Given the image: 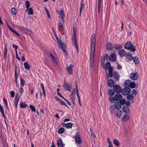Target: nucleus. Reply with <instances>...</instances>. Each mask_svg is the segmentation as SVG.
Masks as SVG:
<instances>
[{
  "label": "nucleus",
  "instance_id": "9d476101",
  "mask_svg": "<svg viewBox=\"0 0 147 147\" xmlns=\"http://www.w3.org/2000/svg\"><path fill=\"white\" fill-rule=\"evenodd\" d=\"M109 59L111 61H115L116 59V54L115 53L111 54L109 57Z\"/></svg>",
  "mask_w": 147,
  "mask_h": 147
},
{
  "label": "nucleus",
  "instance_id": "6e6d98bb",
  "mask_svg": "<svg viewBox=\"0 0 147 147\" xmlns=\"http://www.w3.org/2000/svg\"><path fill=\"white\" fill-rule=\"evenodd\" d=\"M13 48H14L15 49V51L16 52H17V49L18 48V46L16 45H13Z\"/></svg>",
  "mask_w": 147,
  "mask_h": 147
},
{
  "label": "nucleus",
  "instance_id": "69168bd1",
  "mask_svg": "<svg viewBox=\"0 0 147 147\" xmlns=\"http://www.w3.org/2000/svg\"><path fill=\"white\" fill-rule=\"evenodd\" d=\"M125 105L128 106H129L130 105V102L129 101H127L126 102Z\"/></svg>",
  "mask_w": 147,
  "mask_h": 147
},
{
  "label": "nucleus",
  "instance_id": "473e14b6",
  "mask_svg": "<svg viewBox=\"0 0 147 147\" xmlns=\"http://www.w3.org/2000/svg\"><path fill=\"white\" fill-rule=\"evenodd\" d=\"M131 81L129 80H127L125 81L123 85L125 86H128L129 85Z\"/></svg>",
  "mask_w": 147,
  "mask_h": 147
},
{
  "label": "nucleus",
  "instance_id": "8fccbe9b",
  "mask_svg": "<svg viewBox=\"0 0 147 147\" xmlns=\"http://www.w3.org/2000/svg\"><path fill=\"white\" fill-rule=\"evenodd\" d=\"M26 8L27 9H29V7L30 6V2L28 1H26Z\"/></svg>",
  "mask_w": 147,
  "mask_h": 147
},
{
  "label": "nucleus",
  "instance_id": "49530a36",
  "mask_svg": "<svg viewBox=\"0 0 147 147\" xmlns=\"http://www.w3.org/2000/svg\"><path fill=\"white\" fill-rule=\"evenodd\" d=\"M29 107L31 110L33 112H35L36 110L35 107L32 105H30Z\"/></svg>",
  "mask_w": 147,
  "mask_h": 147
},
{
  "label": "nucleus",
  "instance_id": "2eb2a0df",
  "mask_svg": "<svg viewBox=\"0 0 147 147\" xmlns=\"http://www.w3.org/2000/svg\"><path fill=\"white\" fill-rule=\"evenodd\" d=\"M125 55L126 59L127 60V62H129V61H130L132 60L133 56L131 54H128Z\"/></svg>",
  "mask_w": 147,
  "mask_h": 147
},
{
  "label": "nucleus",
  "instance_id": "72a5a7b5",
  "mask_svg": "<svg viewBox=\"0 0 147 147\" xmlns=\"http://www.w3.org/2000/svg\"><path fill=\"white\" fill-rule=\"evenodd\" d=\"M113 143L114 144L117 146H118L120 145L119 141L117 139H115L113 140Z\"/></svg>",
  "mask_w": 147,
  "mask_h": 147
},
{
  "label": "nucleus",
  "instance_id": "3c124183",
  "mask_svg": "<svg viewBox=\"0 0 147 147\" xmlns=\"http://www.w3.org/2000/svg\"><path fill=\"white\" fill-rule=\"evenodd\" d=\"M58 26L60 28V29L63 30V25L62 23L59 22L58 23Z\"/></svg>",
  "mask_w": 147,
  "mask_h": 147
},
{
  "label": "nucleus",
  "instance_id": "5701e85b",
  "mask_svg": "<svg viewBox=\"0 0 147 147\" xmlns=\"http://www.w3.org/2000/svg\"><path fill=\"white\" fill-rule=\"evenodd\" d=\"M133 61L136 64H138L139 62V58L137 57H135L132 58Z\"/></svg>",
  "mask_w": 147,
  "mask_h": 147
},
{
  "label": "nucleus",
  "instance_id": "c85d7f7f",
  "mask_svg": "<svg viewBox=\"0 0 147 147\" xmlns=\"http://www.w3.org/2000/svg\"><path fill=\"white\" fill-rule=\"evenodd\" d=\"M65 125V127L67 129L71 128L73 124L71 123H66Z\"/></svg>",
  "mask_w": 147,
  "mask_h": 147
},
{
  "label": "nucleus",
  "instance_id": "bf43d9fd",
  "mask_svg": "<svg viewBox=\"0 0 147 147\" xmlns=\"http://www.w3.org/2000/svg\"><path fill=\"white\" fill-rule=\"evenodd\" d=\"M132 94H134L135 95L137 94V92L136 90L135 89H133L132 91Z\"/></svg>",
  "mask_w": 147,
  "mask_h": 147
},
{
  "label": "nucleus",
  "instance_id": "e2e57ef3",
  "mask_svg": "<svg viewBox=\"0 0 147 147\" xmlns=\"http://www.w3.org/2000/svg\"><path fill=\"white\" fill-rule=\"evenodd\" d=\"M40 86L42 90H45L44 86L43 83H41L40 84Z\"/></svg>",
  "mask_w": 147,
  "mask_h": 147
},
{
  "label": "nucleus",
  "instance_id": "20e7f679",
  "mask_svg": "<svg viewBox=\"0 0 147 147\" xmlns=\"http://www.w3.org/2000/svg\"><path fill=\"white\" fill-rule=\"evenodd\" d=\"M130 78L132 80H137L139 78L138 74L137 72L131 73L130 74Z\"/></svg>",
  "mask_w": 147,
  "mask_h": 147
},
{
  "label": "nucleus",
  "instance_id": "dca6fc26",
  "mask_svg": "<svg viewBox=\"0 0 147 147\" xmlns=\"http://www.w3.org/2000/svg\"><path fill=\"white\" fill-rule=\"evenodd\" d=\"M131 45V43L129 41H128L125 44L124 46L125 48L127 50H129V47Z\"/></svg>",
  "mask_w": 147,
  "mask_h": 147
},
{
  "label": "nucleus",
  "instance_id": "0eeeda50",
  "mask_svg": "<svg viewBox=\"0 0 147 147\" xmlns=\"http://www.w3.org/2000/svg\"><path fill=\"white\" fill-rule=\"evenodd\" d=\"M72 40L73 45L75 47L78 51V47L77 43L76 38H75V36H74L73 38H72Z\"/></svg>",
  "mask_w": 147,
  "mask_h": 147
},
{
  "label": "nucleus",
  "instance_id": "e433bc0d",
  "mask_svg": "<svg viewBox=\"0 0 147 147\" xmlns=\"http://www.w3.org/2000/svg\"><path fill=\"white\" fill-rule=\"evenodd\" d=\"M64 131V129L63 127L60 128L58 131V133L59 134L63 133Z\"/></svg>",
  "mask_w": 147,
  "mask_h": 147
},
{
  "label": "nucleus",
  "instance_id": "f3484780",
  "mask_svg": "<svg viewBox=\"0 0 147 147\" xmlns=\"http://www.w3.org/2000/svg\"><path fill=\"white\" fill-rule=\"evenodd\" d=\"M118 53L120 56L122 57L125 56L126 53L124 50H121L119 51Z\"/></svg>",
  "mask_w": 147,
  "mask_h": 147
},
{
  "label": "nucleus",
  "instance_id": "79ce46f5",
  "mask_svg": "<svg viewBox=\"0 0 147 147\" xmlns=\"http://www.w3.org/2000/svg\"><path fill=\"white\" fill-rule=\"evenodd\" d=\"M20 80L21 82V86L22 87H23L25 84V81L22 78H20Z\"/></svg>",
  "mask_w": 147,
  "mask_h": 147
},
{
  "label": "nucleus",
  "instance_id": "864d4df0",
  "mask_svg": "<svg viewBox=\"0 0 147 147\" xmlns=\"http://www.w3.org/2000/svg\"><path fill=\"white\" fill-rule=\"evenodd\" d=\"M125 100L124 99H123L121 100L120 102H119L121 105H124L125 103Z\"/></svg>",
  "mask_w": 147,
  "mask_h": 147
},
{
  "label": "nucleus",
  "instance_id": "ea45409f",
  "mask_svg": "<svg viewBox=\"0 0 147 147\" xmlns=\"http://www.w3.org/2000/svg\"><path fill=\"white\" fill-rule=\"evenodd\" d=\"M28 13L29 15H32L33 13L32 8L31 7L30 8L28 9Z\"/></svg>",
  "mask_w": 147,
  "mask_h": 147
},
{
  "label": "nucleus",
  "instance_id": "412c9836",
  "mask_svg": "<svg viewBox=\"0 0 147 147\" xmlns=\"http://www.w3.org/2000/svg\"><path fill=\"white\" fill-rule=\"evenodd\" d=\"M8 28L12 32L16 34L18 36H20V35L19 34H18L16 30H14L11 27L9 26L8 25Z\"/></svg>",
  "mask_w": 147,
  "mask_h": 147
},
{
  "label": "nucleus",
  "instance_id": "4c0bfd02",
  "mask_svg": "<svg viewBox=\"0 0 147 147\" xmlns=\"http://www.w3.org/2000/svg\"><path fill=\"white\" fill-rule=\"evenodd\" d=\"M114 91H113L112 90L110 89L109 90L108 93L109 95L110 96H113L114 94Z\"/></svg>",
  "mask_w": 147,
  "mask_h": 147
},
{
  "label": "nucleus",
  "instance_id": "37998d69",
  "mask_svg": "<svg viewBox=\"0 0 147 147\" xmlns=\"http://www.w3.org/2000/svg\"><path fill=\"white\" fill-rule=\"evenodd\" d=\"M130 87L131 88H134L136 86V84L134 82H130L129 84Z\"/></svg>",
  "mask_w": 147,
  "mask_h": 147
},
{
  "label": "nucleus",
  "instance_id": "5fc2aeb1",
  "mask_svg": "<svg viewBox=\"0 0 147 147\" xmlns=\"http://www.w3.org/2000/svg\"><path fill=\"white\" fill-rule=\"evenodd\" d=\"M77 96L78 97V101H79V103L80 105L81 106V103H80V97L79 96V94H78V92H77Z\"/></svg>",
  "mask_w": 147,
  "mask_h": 147
},
{
  "label": "nucleus",
  "instance_id": "58836bf2",
  "mask_svg": "<svg viewBox=\"0 0 147 147\" xmlns=\"http://www.w3.org/2000/svg\"><path fill=\"white\" fill-rule=\"evenodd\" d=\"M110 108V111L112 113H115V111L116 109L115 107L113 106H111Z\"/></svg>",
  "mask_w": 147,
  "mask_h": 147
},
{
  "label": "nucleus",
  "instance_id": "423d86ee",
  "mask_svg": "<svg viewBox=\"0 0 147 147\" xmlns=\"http://www.w3.org/2000/svg\"><path fill=\"white\" fill-rule=\"evenodd\" d=\"M113 89L114 92L117 93H119L122 91L121 87L117 85H114Z\"/></svg>",
  "mask_w": 147,
  "mask_h": 147
},
{
  "label": "nucleus",
  "instance_id": "393cba45",
  "mask_svg": "<svg viewBox=\"0 0 147 147\" xmlns=\"http://www.w3.org/2000/svg\"><path fill=\"white\" fill-rule=\"evenodd\" d=\"M106 47L108 50H111L113 48L112 45L110 43H107L106 45Z\"/></svg>",
  "mask_w": 147,
  "mask_h": 147
},
{
  "label": "nucleus",
  "instance_id": "13d9d810",
  "mask_svg": "<svg viewBox=\"0 0 147 147\" xmlns=\"http://www.w3.org/2000/svg\"><path fill=\"white\" fill-rule=\"evenodd\" d=\"M10 94H11V97L12 98H13L15 95V92L14 91H12L10 92Z\"/></svg>",
  "mask_w": 147,
  "mask_h": 147
},
{
  "label": "nucleus",
  "instance_id": "052dcab7",
  "mask_svg": "<svg viewBox=\"0 0 147 147\" xmlns=\"http://www.w3.org/2000/svg\"><path fill=\"white\" fill-rule=\"evenodd\" d=\"M107 141L108 142V143L109 145H112V142L111 140L109 138H107Z\"/></svg>",
  "mask_w": 147,
  "mask_h": 147
},
{
  "label": "nucleus",
  "instance_id": "cd10ccee",
  "mask_svg": "<svg viewBox=\"0 0 147 147\" xmlns=\"http://www.w3.org/2000/svg\"><path fill=\"white\" fill-rule=\"evenodd\" d=\"M127 99L129 100H133L134 98V96L132 94H129L127 96Z\"/></svg>",
  "mask_w": 147,
  "mask_h": 147
},
{
  "label": "nucleus",
  "instance_id": "2f4dec72",
  "mask_svg": "<svg viewBox=\"0 0 147 147\" xmlns=\"http://www.w3.org/2000/svg\"><path fill=\"white\" fill-rule=\"evenodd\" d=\"M24 66L25 69H29L30 68V66L26 62L24 63Z\"/></svg>",
  "mask_w": 147,
  "mask_h": 147
},
{
  "label": "nucleus",
  "instance_id": "6e6552de",
  "mask_svg": "<svg viewBox=\"0 0 147 147\" xmlns=\"http://www.w3.org/2000/svg\"><path fill=\"white\" fill-rule=\"evenodd\" d=\"M63 88L66 90L68 91H70V87L69 86L68 84L67 83L66 81L65 80L63 81Z\"/></svg>",
  "mask_w": 147,
  "mask_h": 147
},
{
  "label": "nucleus",
  "instance_id": "4be33fe9",
  "mask_svg": "<svg viewBox=\"0 0 147 147\" xmlns=\"http://www.w3.org/2000/svg\"><path fill=\"white\" fill-rule=\"evenodd\" d=\"M123 111L126 113H128L129 112V110L128 107L124 106L122 108Z\"/></svg>",
  "mask_w": 147,
  "mask_h": 147
},
{
  "label": "nucleus",
  "instance_id": "c9c22d12",
  "mask_svg": "<svg viewBox=\"0 0 147 147\" xmlns=\"http://www.w3.org/2000/svg\"><path fill=\"white\" fill-rule=\"evenodd\" d=\"M49 55L51 58V59L53 61L55 62V63L57 64V62L56 60L55 57L53 56V55L51 53H49Z\"/></svg>",
  "mask_w": 147,
  "mask_h": 147
},
{
  "label": "nucleus",
  "instance_id": "f704fd0d",
  "mask_svg": "<svg viewBox=\"0 0 147 147\" xmlns=\"http://www.w3.org/2000/svg\"><path fill=\"white\" fill-rule=\"evenodd\" d=\"M122 47V46L121 45L117 44L114 46L115 48L117 50H119L121 49Z\"/></svg>",
  "mask_w": 147,
  "mask_h": 147
},
{
  "label": "nucleus",
  "instance_id": "7c9ffc66",
  "mask_svg": "<svg viewBox=\"0 0 147 147\" xmlns=\"http://www.w3.org/2000/svg\"><path fill=\"white\" fill-rule=\"evenodd\" d=\"M57 145L58 147H63V144L62 142V140H58L57 142Z\"/></svg>",
  "mask_w": 147,
  "mask_h": 147
},
{
  "label": "nucleus",
  "instance_id": "a18cd8bd",
  "mask_svg": "<svg viewBox=\"0 0 147 147\" xmlns=\"http://www.w3.org/2000/svg\"><path fill=\"white\" fill-rule=\"evenodd\" d=\"M105 67L107 69L109 68V67H111L110 63L109 62H107L106 63Z\"/></svg>",
  "mask_w": 147,
  "mask_h": 147
},
{
  "label": "nucleus",
  "instance_id": "c03bdc74",
  "mask_svg": "<svg viewBox=\"0 0 147 147\" xmlns=\"http://www.w3.org/2000/svg\"><path fill=\"white\" fill-rule=\"evenodd\" d=\"M11 12L14 15L16 14L17 11L16 9L14 7H13L11 9Z\"/></svg>",
  "mask_w": 147,
  "mask_h": 147
},
{
  "label": "nucleus",
  "instance_id": "338daca9",
  "mask_svg": "<svg viewBox=\"0 0 147 147\" xmlns=\"http://www.w3.org/2000/svg\"><path fill=\"white\" fill-rule=\"evenodd\" d=\"M117 68H118V69H121V68H122V67L120 65H119V64L117 63Z\"/></svg>",
  "mask_w": 147,
  "mask_h": 147
},
{
  "label": "nucleus",
  "instance_id": "774afa93",
  "mask_svg": "<svg viewBox=\"0 0 147 147\" xmlns=\"http://www.w3.org/2000/svg\"><path fill=\"white\" fill-rule=\"evenodd\" d=\"M109 76L110 77H112L113 76V72H109Z\"/></svg>",
  "mask_w": 147,
  "mask_h": 147
},
{
  "label": "nucleus",
  "instance_id": "603ef678",
  "mask_svg": "<svg viewBox=\"0 0 147 147\" xmlns=\"http://www.w3.org/2000/svg\"><path fill=\"white\" fill-rule=\"evenodd\" d=\"M73 35L72 36V38H73L74 36H75V38H76V32L74 28H73Z\"/></svg>",
  "mask_w": 147,
  "mask_h": 147
},
{
  "label": "nucleus",
  "instance_id": "de8ad7c7",
  "mask_svg": "<svg viewBox=\"0 0 147 147\" xmlns=\"http://www.w3.org/2000/svg\"><path fill=\"white\" fill-rule=\"evenodd\" d=\"M7 47L6 45H5V58L6 57V56L7 55Z\"/></svg>",
  "mask_w": 147,
  "mask_h": 147
},
{
  "label": "nucleus",
  "instance_id": "39448f33",
  "mask_svg": "<svg viewBox=\"0 0 147 147\" xmlns=\"http://www.w3.org/2000/svg\"><path fill=\"white\" fill-rule=\"evenodd\" d=\"M57 42L59 48L61 49L63 51L66 52V51L65 49V46L64 44L58 39L57 40Z\"/></svg>",
  "mask_w": 147,
  "mask_h": 147
},
{
  "label": "nucleus",
  "instance_id": "680f3d73",
  "mask_svg": "<svg viewBox=\"0 0 147 147\" xmlns=\"http://www.w3.org/2000/svg\"><path fill=\"white\" fill-rule=\"evenodd\" d=\"M109 72H113V68L112 67H109Z\"/></svg>",
  "mask_w": 147,
  "mask_h": 147
},
{
  "label": "nucleus",
  "instance_id": "aec40b11",
  "mask_svg": "<svg viewBox=\"0 0 147 147\" xmlns=\"http://www.w3.org/2000/svg\"><path fill=\"white\" fill-rule=\"evenodd\" d=\"M20 99V97L19 96V94L18 93H17L15 96V103H18Z\"/></svg>",
  "mask_w": 147,
  "mask_h": 147
},
{
  "label": "nucleus",
  "instance_id": "f03ea898",
  "mask_svg": "<svg viewBox=\"0 0 147 147\" xmlns=\"http://www.w3.org/2000/svg\"><path fill=\"white\" fill-rule=\"evenodd\" d=\"M75 141L78 144H80L82 142L80 135L78 132H77L75 136Z\"/></svg>",
  "mask_w": 147,
  "mask_h": 147
},
{
  "label": "nucleus",
  "instance_id": "a878e982",
  "mask_svg": "<svg viewBox=\"0 0 147 147\" xmlns=\"http://www.w3.org/2000/svg\"><path fill=\"white\" fill-rule=\"evenodd\" d=\"M129 49L131 51L134 52L136 51V47L133 44H131V46L129 47Z\"/></svg>",
  "mask_w": 147,
  "mask_h": 147
},
{
  "label": "nucleus",
  "instance_id": "1a4fd4ad",
  "mask_svg": "<svg viewBox=\"0 0 147 147\" xmlns=\"http://www.w3.org/2000/svg\"><path fill=\"white\" fill-rule=\"evenodd\" d=\"M73 67V65L71 64L70 65L66 68L68 73L69 74H72L73 71L72 68Z\"/></svg>",
  "mask_w": 147,
  "mask_h": 147
},
{
  "label": "nucleus",
  "instance_id": "0e129e2a",
  "mask_svg": "<svg viewBox=\"0 0 147 147\" xmlns=\"http://www.w3.org/2000/svg\"><path fill=\"white\" fill-rule=\"evenodd\" d=\"M16 58H17L19 61H20V57H19L18 56V53H17V52H16Z\"/></svg>",
  "mask_w": 147,
  "mask_h": 147
},
{
  "label": "nucleus",
  "instance_id": "4468645a",
  "mask_svg": "<svg viewBox=\"0 0 147 147\" xmlns=\"http://www.w3.org/2000/svg\"><path fill=\"white\" fill-rule=\"evenodd\" d=\"M57 13L60 15L61 18H62V20L63 21H64V19L63 18L64 16V10L62 9L60 11L58 10L57 11Z\"/></svg>",
  "mask_w": 147,
  "mask_h": 147
},
{
  "label": "nucleus",
  "instance_id": "6ab92c4d",
  "mask_svg": "<svg viewBox=\"0 0 147 147\" xmlns=\"http://www.w3.org/2000/svg\"><path fill=\"white\" fill-rule=\"evenodd\" d=\"M122 113L121 111L118 110L115 112V115L117 117H120L121 116Z\"/></svg>",
  "mask_w": 147,
  "mask_h": 147
},
{
  "label": "nucleus",
  "instance_id": "9b49d317",
  "mask_svg": "<svg viewBox=\"0 0 147 147\" xmlns=\"http://www.w3.org/2000/svg\"><path fill=\"white\" fill-rule=\"evenodd\" d=\"M107 83L108 86L110 87H112L113 86L114 84L113 81L112 79H109L108 80Z\"/></svg>",
  "mask_w": 147,
  "mask_h": 147
},
{
  "label": "nucleus",
  "instance_id": "7ed1b4c3",
  "mask_svg": "<svg viewBox=\"0 0 147 147\" xmlns=\"http://www.w3.org/2000/svg\"><path fill=\"white\" fill-rule=\"evenodd\" d=\"M131 92L130 89L127 87L123 89L121 91V93L123 95H127L129 94Z\"/></svg>",
  "mask_w": 147,
  "mask_h": 147
},
{
  "label": "nucleus",
  "instance_id": "bb28decb",
  "mask_svg": "<svg viewBox=\"0 0 147 147\" xmlns=\"http://www.w3.org/2000/svg\"><path fill=\"white\" fill-rule=\"evenodd\" d=\"M113 76L116 80H119V74L117 72L115 71L114 72Z\"/></svg>",
  "mask_w": 147,
  "mask_h": 147
},
{
  "label": "nucleus",
  "instance_id": "a19ab883",
  "mask_svg": "<svg viewBox=\"0 0 147 147\" xmlns=\"http://www.w3.org/2000/svg\"><path fill=\"white\" fill-rule=\"evenodd\" d=\"M20 107L21 108H25L26 107V105L22 102H20Z\"/></svg>",
  "mask_w": 147,
  "mask_h": 147
},
{
  "label": "nucleus",
  "instance_id": "f257e3e1",
  "mask_svg": "<svg viewBox=\"0 0 147 147\" xmlns=\"http://www.w3.org/2000/svg\"><path fill=\"white\" fill-rule=\"evenodd\" d=\"M95 35L94 34H93L92 36V38L90 55V66L91 67H92L93 66V63L94 61V53L95 52Z\"/></svg>",
  "mask_w": 147,
  "mask_h": 147
},
{
  "label": "nucleus",
  "instance_id": "a211bd4d",
  "mask_svg": "<svg viewBox=\"0 0 147 147\" xmlns=\"http://www.w3.org/2000/svg\"><path fill=\"white\" fill-rule=\"evenodd\" d=\"M129 116L128 115H124L123 116L122 120L123 121H125L129 120Z\"/></svg>",
  "mask_w": 147,
  "mask_h": 147
},
{
  "label": "nucleus",
  "instance_id": "b1692460",
  "mask_svg": "<svg viewBox=\"0 0 147 147\" xmlns=\"http://www.w3.org/2000/svg\"><path fill=\"white\" fill-rule=\"evenodd\" d=\"M0 111H1V114L3 116L4 118L5 119V115L4 111L3 109V108L2 107L1 105L0 104Z\"/></svg>",
  "mask_w": 147,
  "mask_h": 147
},
{
  "label": "nucleus",
  "instance_id": "ddd939ff",
  "mask_svg": "<svg viewBox=\"0 0 147 147\" xmlns=\"http://www.w3.org/2000/svg\"><path fill=\"white\" fill-rule=\"evenodd\" d=\"M114 96L115 100L116 101H119L122 98L121 95L120 94H116Z\"/></svg>",
  "mask_w": 147,
  "mask_h": 147
},
{
  "label": "nucleus",
  "instance_id": "4d7b16f0",
  "mask_svg": "<svg viewBox=\"0 0 147 147\" xmlns=\"http://www.w3.org/2000/svg\"><path fill=\"white\" fill-rule=\"evenodd\" d=\"M3 100L4 102H5V104L6 106V107L7 108V109H8L9 108H8V105H7V100L4 98H3Z\"/></svg>",
  "mask_w": 147,
  "mask_h": 147
},
{
  "label": "nucleus",
  "instance_id": "09e8293b",
  "mask_svg": "<svg viewBox=\"0 0 147 147\" xmlns=\"http://www.w3.org/2000/svg\"><path fill=\"white\" fill-rule=\"evenodd\" d=\"M109 100L112 103L114 102L115 101V96H114V97L113 96L110 97Z\"/></svg>",
  "mask_w": 147,
  "mask_h": 147
},
{
  "label": "nucleus",
  "instance_id": "f8f14e48",
  "mask_svg": "<svg viewBox=\"0 0 147 147\" xmlns=\"http://www.w3.org/2000/svg\"><path fill=\"white\" fill-rule=\"evenodd\" d=\"M114 106L117 109H120L122 105L119 102H115L114 104Z\"/></svg>",
  "mask_w": 147,
  "mask_h": 147
},
{
  "label": "nucleus",
  "instance_id": "c756f323",
  "mask_svg": "<svg viewBox=\"0 0 147 147\" xmlns=\"http://www.w3.org/2000/svg\"><path fill=\"white\" fill-rule=\"evenodd\" d=\"M83 3V0H82L80 4V14L81 13L82 10L84 8V4Z\"/></svg>",
  "mask_w": 147,
  "mask_h": 147
}]
</instances>
